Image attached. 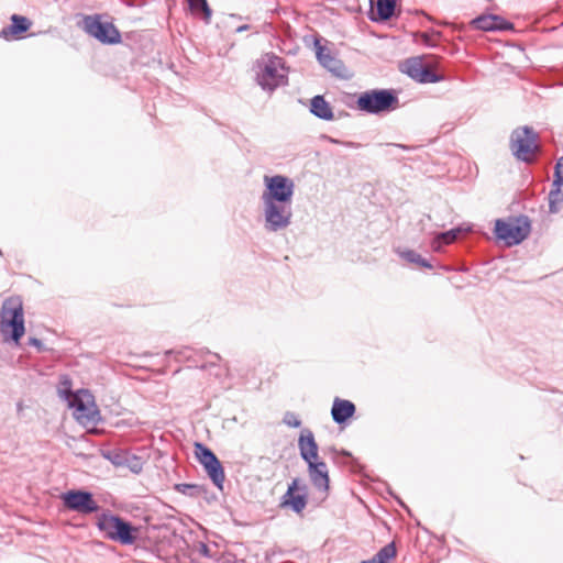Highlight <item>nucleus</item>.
Wrapping results in <instances>:
<instances>
[{
	"label": "nucleus",
	"instance_id": "obj_1",
	"mask_svg": "<svg viewBox=\"0 0 563 563\" xmlns=\"http://www.w3.org/2000/svg\"><path fill=\"white\" fill-rule=\"evenodd\" d=\"M0 333L5 342L20 344L25 334L23 303L20 296L5 299L0 311Z\"/></svg>",
	"mask_w": 563,
	"mask_h": 563
},
{
	"label": "nucleus",
	"instance_id": "obj_2",
	"mask_svg": "<svg viewBox=\"0 0 563 563\" xmlns=\"http://www.w3.org/2000/svg\"><path fill=\"white\" fill-rule=\"evenodd\" d=\"M96 526L106 539L123 545H131L137 539V528L131 521L109 510L98 517Z\"/></svg>",
	"mask_w": 563,
	"mask_h": 563
},
{
	"label": "nucleus",
	"instance_id": "obj_3",
	"mask_svg": "<svg viewBox=\"0 0 563 563\" xmlns=\"http://www.w3.org/2000/svg\"><path fill=\"white\" fill-rule=\"evenodd\" d=\"M360 111L382 115L399 108V98L394 89H371L360 93L356 98Z\"/></svg>",
	"mask_w": 563,
	"mask_h": 563
},
{
	"label": "nucleus",
	"instance_id": "obj_4",
	"mask_svg": "<svg viewBox=\"0 0 563 563\" xmlns=\"http://www.w3.org/2000/svg\"><path fill=\"white\" fill-rule=\"evenodd\" d=\"M256 81L263 90L274 91L285 84L286 75L279 69H285V62L274 53H266L256 59L254 64Z\"/></svg>",
	"mask_w": 563,
	"mask_h": 563
},
{
	"label": "nucleus",
	"instance_id": "obj_5",
	"mask_svg": "<svg viewBox=\"0 0 563 563\" xmlns=\"http://www.w3.org/2000/svg\"><path fill=\"white\" fill-rule=\"evenodd\" d=\"M539 134L529 125L515 129L509 139V148L512 156L522 163L533 164L536 153L539 152Z\"/></svg>",
	"mask_w": 563,
	"mask_h": 563
},
{
	"label": "nucleus",
	"instance_id": "obj_6",
	"mask_svg": "<svg viewBox=\"0 0 563 563\" xmlns=\"http://www.w3.org/2000/svg\"><path fill=\"white\" fill-rule=\"evenodd\" d=\"M531 230V222L527 216H519L510 221L497 219L494 227V236L504 242L506 246H515L526 240Z\"/></svg>",
	"mask_w": 563,
	"mask_h": 563
},
{
	"label": "nucleus",
	"instance_id": "obj_7",
	"mask_svg": "<svg viewBox=\"0 0 563 563\" xmlns=\"http://www.w3.org/2000/svg\"><path fill=\"white\" fill-rule=\"evenodd\" d=\"M79 26L86 34L103 45H115L122 41L119 29L110 21H102V14L84 15Z\"/></svg>",
	"mask_w": 563,
	"mask_h": 563
},
{
	"label": "nucleus",
	"instance_id": "obj_8",
	"mask_svg": "<svg viewBox=\"0 0 563 563\" xmlns=\"http://www.w3.org/2000/svg\"><path fill=\"white\" fill-rule=\"evenodd\" d=\"M295 183L285 175L264 177V190L261 196L262 202H287L292 203Z\"/></svg>",
	"mask_w": 563,
	"mask_h": 563
},
{
	"label": "nucleus",
	"instance_id": "obj_9",
	"mask_svg": "<svg viewBox=\"0 0 563 563\" xmlns=\"http://www.w3.org/2000/svg\"><path fill=\"white\" fill-rule=\"evenodd\" d=\"M195 455L198 462L202 465L212 484L218 489L223 490L225 481L224 468L214 452L206 444L196 442Z\"/></svg>",
	"mask_w": 563,
	"mask_h": 563
},
{
	"label": "nucleus",
	"instance_id": "obj_10",
	"mask_svg": "<svg viewBox=\"0 0 563 563\" xmlns=\"http://www.w3.org/2000/svg\"><path fill=\"white\" fill-rule=\"evenodd\" d=\"M264 228L267 232H278L288 228L292 218V203L262 202Z\"/></svg>",
	"mask_w": 563,
	"mask_h": 563
},
{
	"label": "nucleus",
	"instance_id": "obj_11",
	"mask_svg": "<svg viewBox=\"0 0 563 563\" xmlns=\"http://www.w3.org/2000/svg\"><path fill=\"white\" fill-rule=\"evenodd\" d=\"M65 509L81 515H90L100 509L99 504L95 500L93 494L87 489H69L59 496Z\"/></svg>",
	"mask_w": 563,
	"mask_h": 563
},
{
	"label": "nucleus",
	"instance_id": "obj_12",
	"mask_svg": "<svg viewBox=\"0 0 563 563\" xmlns=\"http://www.w3.org/2000/svg\"><path fill=\"white\" fill-rule=\"evenodd\" d=\"M69 406L74 408L76 418L82 423L97 424L101 420L100 412L93 404V396L87 389L77 390Z\"/></svg>",
	"mask_w": 563,
	"mask_h": 563
},
{
	"label": "nucleus",
	"instance_id": "obj_13",
	"mask_svg": "<svg viewBox=\"0 0 563 563\" xmlns=\"http://www.w3.org/2000/svg\"><path fill=\"white\" fill-rule=\"evenodd\" d=\"M308 504V487L306 483L296 477L288 484L282 497L280 506L291 509L296 514L302 512Z\"/></svg>",
	"mask_w": 563,
	"mask_h": 563
},
{
	"label": "nucleus",
	"instance_id": "obj_14",
	"mask_svg": "<svg viewBox=\"0 0 563 563\" xmlns=\"http://www.w3.org/2000/svg\"><path fill=\"white\" fill-rule=\"evenodd\" d=\"M400 70L420 84H434L443 79V76L426 66L419 57L407 58L400 66Z\"/></svg>",
	"mask_w": 563,
	"mask_h": 563
},
{
	"label": "nucleus",
	"instance_id": "obj_15",
	"mask_svg": "<svg viewBox=\"0 0 563 563\" xmlns=\"http://www.w3.org/2000/svg\"><path fill=\"white\" fill-rule=\"evenodd\" d=\"M470 24L473 29L484 32L515 31V25L512 22L506 20L501 15L493 13L481 14L474 18Z\"/></svg>",
	"mask_w": 563,
	"mask_h": 563
},
{
	"label": "nucleus",
	"instance_id": "obj_16",
	"mask_svg": "<svg viewBox=\"0 0 563 563\" xmlns=\"http://www.w3.org/2000/svg\"><path fill=\"white\" fill-rule=\"evenodd\" d=\"M300 457L307 463L319 459V446L311 430L302 429L298 438Z\"/></svg>",
	"mask_w": 563,
	"mask_h": 563
},
{
	"label": "nucleus",
	"instance_id": "obj_17",
	"mask_svg": "<svg viewBox=\"0 0 563 563\" xmlns=\"http://www.w3.org/2000/svg\"><path fill=\"white\" fill-rule=\"evenodd\" d=\"M307 465L313 486L320 490H328L330 479L327 464L317 459L314 461L307 462Z\"/></svg>",
	"mask_w": 563,
	"mask_h": 563
},
{
	"label": "nucleus",
	"instance_id": "obj_18",
	"mask_svg": "<svg viewBox=\"0 0 563 563\" xmlns=\"http://www.w3.org/2000/svg\"><path fill=\"white\" fill-rule=\"evenodd\" d=\"M397 0H377L375 9L371 7L368 18L373 22L384 23L395 16Z\"/></svg>",
	"mask_w": 563,
	"mask_h": 563
},
{
	"label": "nucleus",
	"instance_id": "obj_19",
	"mask_svg": "<svg viewBox=\"0 0 563 563\" xmlns=\"http://www.w3.org/2000/svg\"><path fill=\"white\" fill-rule=\"evenodd\" d=\"M10 20V25L4 26L0 32L3 38H9V36L20 38L22 34L26 33L32 26L31 20L20 14H12Z\"/></svg>",
	"mask_w": 563,
	"mask_h": 563
},
{
	"label": "nucleus",
	"instance_id": "obj_20",
	"mask_svg": "<svg viewBox=\"0 0 563 563\" xmlns=\"http://www.w3.org/2000/svg\"><path fill=\"white\" fill-rule=\"evenodd\" d=\"M316 56L320 65L336 76H341V62L331 55V52L320 43L314 41Z\"/></svg>",
	"mask_w": 563,
	"mask_h": 563
},
{
	"label": "nucleus",
	"instance_id": "obj_21",
	"mask_svg": "<svg viewBox=\"0 0 563 563\" xmlns=\"http://www.w3.org/2000/svg\"><path fill=\"white\" fill-rule=\"evenodd\" d=\"M333 421L339 426H346L352 418V400L336 397L331 408Z\"/></svg>",
	"mask_w": 563,
	"mask_h": 563
},
{
	"label": "nucleus",
	"instance_id": "obj_22",
	"mask_svg": "<svg viewBox=\"0 0 563 563\" xmlns=\"http://www.w3.org/2000/svg\"><path fill=\"white\" fill-rule=\"evenodd\" d=\"M309 110L316 118L323 121H331L334 118L330 103L322 95H317L311 98Z\"/></svg>",
	"mask_w": 563,
	"mask_h": 563
},
{
	"label": "nucleus",
	"instance_id": "obj_23",
	"mask_svg": "<svg viewBox=\"0 0 563 563\" xmlns=\"http://www.w3.org/2000/svg\"><path fill=\"white\" fill-rule=\"evenodd\" d=\"M174 489L191 498H198L207 493V487L199 484L179 483L174 485Z\"/></svg>",
	"mask_w": 563,
	"mask_h": 563
},
{
	"label": "nucleus",
	"instance_id": "obj_24",
	"mask_svg": "<svg viewBox=\"0 0 563 563\" xmlns=\"http://www.w3.org/2000/svg\"><path fill=\"white\" fill-rule=\"evenodd\" d=\"M463 232L462 228H453L451 230L439 233L433 241V249L439 251L442 245L451 244Z\"/></svg>",
	"mask_w": 563,
	"mask_h": 563
},
{
	"label": "nucleus",
	"instance_id": "obj_25",
	"mask_svg": "<svg viewBox=\"0 0 563 563\" xmlns=\"http://www.w3.org/2000/svg\"><path fill=\"white\" fill-rule=\"evenodd\" d=\"M397 555L395 542H390L383 547L372 559L376 563H389Z\"/></svg>",
	"mask_w": 563,
	"mask_h": 563
},
{
	"label": "nucleus",
	"instance_id": "obj_26",
	"mask_svg": "<svg viewBox=\"0 0 563 563\" xmlns=\"http://www.w3.org/2000/svg\"><path fill=\"white\" fill-rule=\"evenodd\" d=\"M102 456L110 461L114 466H123L128 462L126 457H129V452L119 449H111L102 451Z\"/></svg>",
	"mask_w": 563,
	"mask_h": 563
},
{
	"label": "nucleus",
	"instance_id": "obj_27",
	"mask_svg": "<svg viewBox=\"0 0 563 563\" xmlns=\"http://www.w3.org/2000/svg\"><path fill=\"white\" fill-rule=\"evenodd\" d=\"M399 254H400V257L404 258L405 261L412 263V264H417L420 267L428 268V269H431L433 267L432 264L427 258L422 257L418 252H416L413 250H405V251L400 252Z\"/></svg>",
	"mask_w": 563,
	"mask_h": 563
},
{
	"label": "nucleus",
	"instance_id": "obj_28",
	"mask_svg": "<svg viewBox=\"0 0 563 563\" xmlns=\"http://www.w3.org/2000/svg\"><path fill=\"white\" fill-rule=\"evenodd\" d=\"M562 187H552L549 192V210L551 213H558L563 205Z\"/></svg>",
	"mask_w": 563,
	"mask_h": 563
},
{
	"label": "nucleus",
	"instance_id": "obj_29",
	"mask_svg": "<svg viewBox=\"0 0 563 563\" xmlns=\"http://www.w3.org/2000/svg\"><path fill=\"white\" fill-rule=\"evenodd\" d=\"M188 4L191 11H196L198 7H200L203 12L205 22L207 24L210 23L212 10L210 9L207 0H188Z\"/></svg>",
	"mask_w": 563,
	"mask_h": 563
},
{
	"label": "nucleus",
	"instance_id": "obj_30",
	"mask_svg": "<svg viewBox=\"0 0 563 563\" xmlns=\"http://www.w3.org/2000/svg\"><path fill=\"white\" fill-rule=\"evenodd\" d=\"M552 187H563V156L555 163Z\"/></svg>",
	"mask_w": 563,
	"mask_h": 563
},
{
	"label": "nucleus",
	"instance_id": "obj_31",
	"mask_svg": "<svg viewBox=\"0 0 563 563\" xmlns=\"http://www.w3.org/2000/svg\"><path fill=\"white\" fill-rule=\"evenodd\" d=\"M128 462L124 466L129 467V470L135 474H139L143 468V462L141 457L129 453V457H126Z\"/></svg>",
	"mask_w": 563,
	"mask_h": 563
},
{
	"label": "nucleus",
	"instance_id": "obj_32",
	"mask_svg": "<svg viewBox=\"0 0 563 563\" xmlns=\"http://www.w3.org/2000/svg\"><path fill=\"white\" fill-rule=\"evenodd\" d=\"M330 452L332 454L333 462L336 464L345 463L346 460L352 456V453L344 449L339 450L336 448H331Z\"/></svg>",
	"mask_w": 563,
	"mask_h": 563
},
{
	"label": "nucleus",
	"instance_id": "obj_33",
	"mask_svg": "<svg viewBox=\"0 0 563 563\" xmlns=\"http://www.w3.org/2000/svg\"><path fill=\"white\" fill-rule=\"evenodd\" d=\"M440 35V32L422 33L421 42L428 47H435L437 41L439 40Z\"/></svg>",
	"mask_w": 563,
	"mask_h": 563
},
{
	"label": "nucleus",
	"instance_id": "obj_34",
	"mask_svg": "<svg viewBox=\"0 0 563 563\" xmlns=\"http://www.w3.org/2000/svg\"><path fill=\"white\" fill-rule=\"evenodd\" d=\"M59 395L65 399H68L69 396L73 395L71 380L67 376H64L60 380Z\"/></svg>",
	"mask_w": 563,
	"mask_h": 563
},
{
	"label": "nucleus",
	"instance_id": "obj_35",
	"mask_svg": "<svg viewBox=\"0 0 563 563\" xmlns=\"http://www.w3.org/2000/svg\"><path fill=\"white\" fill-rule=\"evenodd\" d=\"M283 422L290 428H299L301 426V420L291 411H287L284 415Z\"/></svg>",
	"mask_w": 563,
	"mask_h": 563
},
{
	"label": "nucleus",
	"instance_id": "obj_36",
	"mask_svg": "<svg viewBox=\"0 0 563 563\" xmlns=\"http://www.w3.org/2000/svg\"><path fill=\"white\" fill-rule=\"evenodd\" d=\"M27 345L36 347L38 352H42L45 350L43 342L40 339L34 338V336L29 338Z\"/></svg>",
	"mask_w": 563,
	"mask_h": 563
},
{
	"label": "nucleus",
	"instance_id": "obj_37",
	"mask_svg": "<svg viewBox=\"0 0 563 563\" xmlns=\"http://www.w3.org/2000/svg\"><path fill=\"white\" fill-rule=\"evenodd\" d=\"M250 29H251V26L249 24H243V25L238 26L235 29V32L236 33H242V32H245V31H247Z\"/></svg>",
	"mask_w": 563,
	"mask_h": 563
},
{
	"label": "nucleus",
	"instance_id": "obj_38",
	"mask_svg": "<svg viewBox=\"0 0 563 563\" xmlns=\"http://www.w3.org/2000/svg\"><path fill=\"white\" fill-rule=\"evenodd\" d=\"M189 351H190L189 347H185L184 350L177 352V354H179L183 357L189 358L190 357V355L188 354Z\"/></svg>",
	"mask_w": 563,
	"mask_h": 563
},
{
	"label": "nucleus",
	"instance_id": "obj_39",
	"mask_svg": "<svg viewBox=\"0 0 563 563\" xmlns=\"http://www.w3.org/2000/svg\"><path fill=\"white\" fill-rule=\"evenodd\" d=\"M201 553H202L205 556H209V548H208L206 544H202V547H201Z\"/></svg>",
	"mask_w": 563,
	"mask_h": 563
},
{
	"label": "nucleus",
	"instance_id": "obj_40",
	"mask_svg": "<svg viewBox=\"0 0 563 563\" xmlns=\"http://www.w3.org/2000/svg\"><path fill=\"white\" fill-rule=\"evenodd\" d=\"M203 353L212 355L218 361L221 360V356L218 353H211L209 350L203 351Z\"/></svg>",
	"mask_w": 563,
	"mask_h": 563
},
{
	"label": "nucleus",
	"instance_id": "obj_41",
	"mask_svg": "<svg viewBox=\"0 0 563 563\" xmlns=\"http://www.w3.org/2000/svg\"><path fill=\"white\" fill-rule=\"evenodd\" d=\"M230 18L231 19H238V20H242L243 18L239 14H230Z\"/></svg>",
	"mask_w": 563,
	"mask_h": 563
},
{
	"label": "nucleus",
	"instance_id": "obj_42",
	"mask_svg": "<svg viewBox=\"0 0 563 563\" xmlns=\"http://www.w3.org/2000/svg\"><path fill=\"white\" fill-rule=\"evenodd\" d=\"M353 463H354V474L356 473L357 471V467L360 466L356 459L353 460Z\"/></svg>",
	"mask_w": 563,
	"mask_h": 563
},
{
	"label": "nucleus",
	"instance_id": "obj_43",
	"mask_svg": "<svg viewBox=\"0 0 563 563\" xmlns=\"http://www.w3.org/2000/svg\"><path fill=\"white\" fill-rule=\"evenodd\" d=\"M394 146L401 147L404 150H409V146L407 145L394 144Z\"/></svg>",
	"mask_w": 563,
	"mask_h": 563
},
{
	"label": "nucleus",
	"instance_id": "obj_44",
	"mask_svg": "<svg viewBox=\"0 0 563 563\" xmlns=\"http://www.w3.org/2000/svg\"><path fill=\"white\" fill-rule=\"evenodd\" d=\"M354 497L357 498L358 503L363 504V500L360 497H357L355 494H354Z\"/></svg>",
	"mask_w": 563,
	"mask_h": 563
},
{
	"label": "nucleus",
	"instance_id": "obj_45",
	"mask_svg": "<svg viewBox=\"0 0 563 563\" xmlns=\"http://www.w3.org/2000/svg\"><path fill=\"white\" fill-rule=\"evenodd\" d=\"M174 353H176L174 350H169V351L167 352V354H174Z\"/></svg>",
	"mask_w": 563,
	"mask_h": 563
},
{
	"label": "nucleus",
	"instance_id": "obj_46",
	"mask_svg": "<svg viewBox=\"0 0 563 563\" xmlns=\"http://www.w3.org/2000/svg\"><path fill=\"white\" fill-rule=\"evenodd\" d=\"M397 500H398V503H399L401 506L406 507V506L404 505L402 500H400V499H398V498H397Z\"/></svg>",
	"mask_w": 563,
	"mask_h": 563
},
{
	"label": "nucleus",
	"instance_id": "obj_47",
	"mask_svg": "<svg viewBox=\"0 0 563 563\" xmlns=\"http://www.w3.org/2000/svg\"><path fill=\"white\" fill-rule=\"evenodd\" d=\"M0 255H2V252L0 251Z\"/></svg>",
	"mask_w": 563,
	"mask_h": 563
}]
</instances>
